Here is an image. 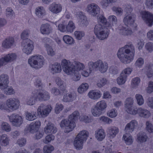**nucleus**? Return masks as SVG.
Masks as SVG:
<instances>
[{
    "mask_svg": "<svg viewBox=\"0 0 153 153\" xmlns=\"http://www.w3.org/2000/svg\"><path fill=\"white\" fill-rule=\"evenodd\" d=\"M95 65L94 62H90L88 63V66L85 69L84 65L80 62H77L74 67V70L72 75V79L74 81H77L81 78L79 73L81 72V75L84 77H88L94 68Z\"/></svg>",
    "mask_w": 153,
    "mask_h": 153,
    "instance_id": "1",
    "label": "nucleus"
},
{
    "mask_svg": "<svg viewBox=\"0 0 153 153\" xmlns=\"http://www.w3.org/2000/svg\"><path fill=\"white\" fill-rule=\"evenodd\" d=\"M98 24L95 25L94 28V33L97 37L99 39L104 40L107 38L108 35V32L105 27L109 26L106 22V19L102 15L97 18Z\"/></svg>",
    "mask_w": 153,
    "mask_h": 153,
    "instance_id": "2",
    "label": "nucleus"
},
{
    "mask_svg": "<svg viewBox=\"0 0 153 153\" xmlns=\"http://www.w3.org/2000/svg\"><path fill=\"white\" fill-rule=\"evenodd\" d=\"M79 115L78 111H75L69 116L68 119L61 121L60 126L65 132L68 133L74 129L76 126L75 121L77 120Z\"/></svg>",
    "mask_w": 153,
    "mask_h": 153,
    "instance_id": "3",
    "label": "nucleus"
},
{
    "mask_svg": "<svg viewBox=\"0 0 153 153\" xmlns=\"http://www.w3.org/2000/svg\"><path fill=\"white\" fill-rule=\"evenodd\" d=\"M133 48V46L130 45H126L118 50L117 53V56L122 62L126 64L130 63L133 60L134 54L130 50Z\"/></svg>",
    "mask_w": 153,
    "mask_h": 153,
    "instance_id": "4",
    "label": "nucleus"
},
{
    "mask_svg": "<svg viewBox=\"0 0 153 153\" xmlns=\"http://www.w3.org/2000/svg\"><path fill=\"white\" fill-rule=\"evenodd\" d=\"M28 62L31 67L36 69H38L43 65L44 59L43 56L41 55H34L29 58Z\"/></svg>",
    "mask_w": 153,
    "mask_h": 153,
    "instance_id": "5",
    "label": "nucleus"
},
{
    "mask_svg": "<svg viewBox=\"0 0 153 153\" xmlns=\"http://www.w3.org/2000/svg\"><path fill=\"white\" fill-rule=\"evenodd\" d=\"M19 100L16 98H11L7 100L6 104L0 103V109L6 110H15L19 108Z\"/></svg>",
    "mask_w": 153,
    "mask_h": 153,
    "instance_id": "6",
    "label": "nucleus"
},
{
    "mask_svg": "<svg viewBox=\"0 0 153 153\" xmlns=\"http://www.w3.org/2000/svg\"><path fill=\"white\" fill-rule=\"evenodd\" d=\"M8 78L7 75L2 74L0 76V88L4 90V93L7 95H11L15 93L14 89L11 86H8Z\"/></svg>",
    "mask_w": 153,
    "mask_h": 153,
    "instance_id": "7",
    "label": "nucleus"
},
{
    "mask_svg": "<svg viewBox=\"0 0 153 153\" xmlns=\"http://www.w3.org/2000/svg\"><path fill=\"white\" fill-rule=\"evenodd\" d=\"M134 100L132 98H127L125 102L124 107L125 111L128 113L133 115H138V108L133 106Z\"/></svg>",
    "mask_w": 153,
    "mask_h": 153,
    "instance_id": "8",
    "label": "nucleus"
},
{
    "mask_svg": "<svg viewBox=\"0 0 153 153\" xmlns=\"http://www.w3.org/2000/svg\"><path fill=\"white\" fill-rule=\"evenodd\" d=\"M22 46V52L28 55L31 54L34 48L33 42L29 39L24 41Z\"/></svg>",
    "mask_w": 153,
    "mask_h": 153,
    "instance_id": "9",
    "label": "nucleus"
},
{
    "mask_svg": "<svg viewBox=\"0 0 153 153\" xmlns=\"http://www.w3.org/2000/svg\"><path fill=\"white\" fill-rule=\"evenodd\" d=\"M70 61L65 59H63L61 61V66L63 68L64 71L67 74L72 75L74 70V67L69 66L68 65L70 64Z\"/></svg>",
    "mask_w": 153,
    "mask_h": 153,
    "instance_id": "10",
    "label": "nucleus"
},
{
    "mask_svg": "<svg viewBox=\"0 0 153 153\" xmlns=\"http://www.w3.org/2000/svg\"><path fill=\"white\" fill-rule=\"evenodd\" d=\"M52 109L50 105H42L39 106L37 110L38 115L47 116L51 112Z\"/></svg>",
    "mask_w": 153,
    "mask_h": 153,
    "instance_id": "11",
    "label": "nucleus"
},
{
    "mask_svg": "<svg viewBox=\"0 0 153 153\" xmlns=\"http://www.w3.org/2000/svg\"><path fill=\"white\" fill-rule=\"evenodd\" d=\"M142 17L145 23L149 26L153 24V14L149 12L144 11L141 13Z\"/></svg>",
    "mask_w": 153,
    "mask_h": 153,
    "instance_id": "12",
    "label": "nucleus"
},
{
    "mask_svg": "<svg viewBox=\"0 0 153 153\" xmlns=\"http://www.w3.org/2000/svg\"><path fill=\"white\" fill-rule=\"evenodd\" d=\"M10 122L16 126H19L22 123V119L21 116L16 114H12L9 117Z\"/></svg>",
    "mask_w": 153,
    "mask_h": 153,
    "instance_id": "13",
    "label": "nucleus"
},
{
    "mask_svg": "<svg viewBox=\"0 0 153 153\" xmlns=\"http://www.w3.org/2000/svg\"><path fill=\"white\" fill-rule=\"evenodd\" d=\"M86 11L88 13L94 16H96L100 13L99 7L95 4H91L88 5L86 9Z\"/></svg>",
    "mask_w": 153,
    "mask_h": 153,
    "instance_id": "14",
    "label": "nucleus"
},
{
    "mask_svg": "<svg viewBox=\"0 0 153 153\" xmlns=\"http://www.w3.org/2000/svg\"><path fill=\"white\" fill-rule=\"evenodd\" d=\"M48 10L50 11L53 13L58 14L62 11V6L59 4L53 3L49 6Z\"/></svg>",
    "mask_w": 153,
    "mask_h": 153,
    "instance_id": "15",
    "label": "nucleus"
},
{
    "mask_svg": "<svg viewBox=\"0 0 153 153\" xmlns=\"http://www.w3.org/2000/svg\"><path fill=\"white\" fill-rule=\"evenodd\" d=\"M102 94L100 91L97 90H91L88 94V97L93 100H97L100 98Z\"/></svg>",
    "mask_w": 153,
    "mask_h": 153,
    "instance_id": "16",
    "label": "nucleus"
},
{
    "mask_svg": "<svg viewBox=\"0 0 153 153\" xmlns=\"http://www.w3.org/2000/svg\"><path fill=\"white\" fill-rule=\"evenodd\" d=\"M94 63L95 65L94 68L98 67L99 71L102 73L105 72L108 69V64L105 62L103 63L101 60L97 61Z\"/></svg>",
    "mask_w": 153,
    "mask_h": 153,
    "instance_id": "17",
    "label": "nucleus"
},
{
    "mask_svg": "<svg viewBox=\"0 0 153 153\" xmlns=\"http://www.w3.org/2000/svg\"><path fill=\"white\" fill-rule=\"evenodd\" d=\"M105 131L103 128H99L95 131V138L98 141H102L105 139Z\"/></svg>",
    "mask_w": 153,
    "mask_h": 153,
    "instance_id": "18",
    "label": "nucleus"
},
{
    "mask_svg": "<svg viewBox=\"0 0 153 153\" xmlns=\"http://www.w3.org/2000/svg\"><path fill=\"white\" fill-rule=\"evenodd\" d=\"M135 15L132 14H130L126 16L124 19L123 21L126 25L132 26L134 25Z\"/></svg>",
    "mask_w": 153,
    "mask_h": 153,
    "instance_id": "19",
    "label": "nucleus"
},
{
    "mask_svg": "<svg viewBox=\"0 0 153 153\" xmlns=\"http://www.w3.org/2000/svg\"><path fill=\"white\" fill-rule=\"evenodd\" d=\"M45 132L46 133L55 134L57 131V129L51 123L47 124L44 129Z\"/></svg>",
    "mask_w": 153,
    "mask_h": 153,
    "instance_id": "20",
    "label": "nucleus"
},
{
    "mask_svg": "<svg viewBox=\"0 0 153 153\" xmlns=\"http://www.w3.org/2000/svg\"><path fill=\"white\" fill-rule=\"evenodd\" d=\"M50 96L48 93L43 90H40L37 94V98L38 100L42 101L49 99Z\"/></svg>",
    "mask_w": 153,
    "mask_h": 153,
    "instance_id": "21",
    "label": "nucleus"
},
{
    "mask_svg": "<svg viewBox=\"0 0 153 153\" xmlns=\"http://www.w3.org/2000/svg\"><path fill=\"white\" fill-rule=\"evenodd\" d=\"M47 43L45 45L48 54L50 56H52L55 54V52L53 49L49 45H51L52 41L48 38H46V39Z\"/></svg>",
    "mask_w": 153,
    "mask_h": 153,
    "instance_id": "22",
    "label": "nucleus"
},
{
    "mask_svg": "<svg viewBox=\"0 0 153 153\" xmlns=\"http://www.w3.org/2000/svg\"><path fill=\"white\" fill-rule=\"evenodd\" d=\"M84 142L75 137L72 143L75 148L77 150H80L82 149Z\"/></svg>",
    "mask_w": 153,
    "mask_h": 153,
    "instance_id": "23",
    "label": "nucleus"
},
{
    "mask_svg": "<svg viewBox=\"0 0 153 153\" xmlns=\"http://www.w3.org/2000/svg\"><path fill=\"white\" fill-rule=\"evenodd\" d=\"M77 17L79 24L83 25L87 23L86 18L82 12H80L77 13Z\"/></svg>",
    "mask_w": 153,
    "mask_h": 153,
    "instance_id": "24",
    "label": "nucleus"
},
{
    "mask_svg": "<svg viewBox=\"0 0 153 153\" xmlns=\"http://www.w3.org/2000/svg\"><path fill=\"white\" fill-rule=\"evenodd\" d=\"M137 125V123L136 121L132 120L126 125L125 128V131L126 132H132Z\"/></svg>",
    "mask_w": 153,
    "mask_h": 153,
    "instance_id": "25",
    "label": "nucleus"
},
{
    "mask_svg": "<svg viewBox=\"0 0 153 153\" xmlns=\"http://www.w3.org/2000/svg\"><path fill=\"white\" fill-rule=\"evenodd\" d=\"M89 133L87 131L82 130L79 132L76 137L85 142L87 139Z\"/></svg>",
    "mask_w": 153,
    "mask_h": 153,
    "instance_id": "26",
    "label": "nucleus"
},
{
    "mask_svg": "<svg viewBox=\"0 0 153 153\" xmlns=\"http://www.w3.org/2000/svg\"><path fill=\"white\" fill-rule=\"evenodd\" d=\"M123 140L127 145H131L133 142L134 139L131 135L129 133L124 134L123 137Z\"/></svg>",
    "mask_w": 153,
    "mask_h": 153,
    "instance_id": "27",
    "label": "nucleus"
},
{
    "mask_svg": "<svg viewBox=\"0 0 153 153\" xmlns=\"http://www.w3.org/2000/svg\"><path fill=\"white\" fill-rule=\"evenodd\" d=\"M41 123L39 121H37L35 123H31L28 127V130L31 133L37 130L40 127Z\"/></svg>",
    "mask_w": 153,
    "mask_h": 153,
    "instance_id": "28",
    "label": "nucleus"
},
{
    "mask_svg": "<svg viewBox=\"0 0 153 153\" xmlns=\"http://www.w3.org/2000/svg\"><path fill=\"white\" fill-rule=\"evenodd\" d=\"M35 14L36 16L40 18H43L45 15L46 12L45 10L42 7H38L35 9Z\"/></svg>",
    "mask_w": 153,
    "mask_h": 153,
    "instance_id": "29",
    "label": "nucleus"
},
{
    "mask_svg": "<svg viewBox=\"0 0 153 153\" xmlns=\"http://www.w3.org/2000/svg\"><path fill=\"white\" fill-rule=\"evenodd\" d=\"M40 30L42 33L48 34L51 32L52 29L49 25L45 24L41 25Z\"/></svg>",
    "mask_w": 153,
    "mask_h": 153,
    "instance_id": "30",
    "label": "nucleus"
},
{
    "mask_svg": "<svg viewBox=\"0 0 153 153\" xmlns=\"http://www.w3.org/2000/svg\"><path fill=\"white\" fill-rule=\"evenodd\" d=\"M14 42V39L11 37L7 38L2 43V46L5 48H8L11 46Z\"/></svg>",
    "mask_w": 153,
    "mask_h": 153,
    "instance_id": "31",
    "label": "nucleus"
},
{
    "mask_svg": "<svg viewBox=\"0 0 153 153\" xmlns=\"http://www.w3.org/2000/svg\"><path fill=\"white\" fill-rule=\"evenodd\" d=\"M95 106L102 112L106 109L107 107V105L105 101L101 100L97 102Z\"/></svg>",
    "mask_w": 153,
    "mask_h": 153,
    "instance_id": "32",
    "label": "nucleus"
},
{
    "mask_svg": "<svg viewBox=\"0 0 153 153\" xmlns=\"http://www.w3.org/2000/svg\"><path fill=\"white\" fill-rule=\"evenodd\" d=\"M138 115L141 117L146 118L149 117L150 116V113L147 110L139 108H138Z\"/></svg>",
    "mask_w": 153,
    "mask_h": 153,
    "instance_id": "33",
    "label": "nucleus"
},
{
    "mask_svg": "<svg viewBox=\"0 0 153 153\" xmlns=\"http://www.w3.org/2000/svg\"><path fill=\"white\" fill-rule=\"evenodd\" d=\"M88 83L84 82L82 83L77 88V91L79 94H82L85 92L88 89Z\"/></svg>",
    "mask_w": 153,
    "mask_h": 153,
    "instance_id": "34",
    "label": "nucleus"
},
{
    "mask_svg": "<svg viewBox=\"0 0 153 153\" xmlns=\"http://www.w3.org/2000/svg\"><path fill=\"white\" fill-rule=\"evenodd\" d=\"M51 72L53 74L60 72L61 71L60 65L58 63H56L50 66Z\"/></svg>",
    "mask_w": 153,
    "mask_h": 153,
    "instance_id": "35",
    "label": "nucleus"
},
{
    "mask_svg": "<svg viewBox=\"0 0 153 153\" xmlns=\"http://www.w3.org/2000/svg\"><path fill=\"white\" fill-rule=\"evenodd\" d=\"M91 112L93 116L94 117H98L102 113L96 106L91 108Z\"/></svg>",
    "mask_w": 153,
    "mask_h": 153,
    "instance_id": "36",
    "label": "nucleus"
},
{
    "mask_svg": "<svg viewBox=\"0 0 153 153\" xmlns=\"http://www.w3.org/2000/svg\"><path fill=\"white\" fill-rule=\"evenodd\" d=\"M63 39L64 42L68 45H71L74 43V39L68 35L64 36L63 37Z\"/></svg>",
    "mask_w": 153,
    "mask_h": 153,
    "instance_id": "37",
    "label": "nucleus"
},
{
    "mask_svg": "<svg viewBox=\"0 0 153 153\" xmlns=\"http://www.w3.org/2000/svg\"><path fill=\"white\" fill-rule=\"evenodd\" d=\"M59 23L58 26V30L60 32L63 33H66V26L65 25V22H62V20L60 19L56 22V25Z\"/></svg>",
    "mask_w": 153,
    "mask_h": 153,
    "instance_id": "38",
    "label": "nucleus"
},
{
    "mask_svg": "<svg viewBox=\"0 0 153 153\" xmlns=\"http://www.w3.org/2000/svg\"><path fill=\"white\" fill-rule=\"evenodd\" d=\"M147 138V135L144 133H141L137 134V140L139 142L143 143L146 141Z\"/></svg>",
    "mask_w": 153,
    "mask_h": 153,
    "instance_id": "39",
    "label": "nucleus"
},
{
    "mask_svg": "<svg viewBox=\"0 0 153 153\" xmlns=\"http://www.w3.org/2000/svg\"><path fill=\"white\" fill-rule=\"evenodd\" d=\"M75 28L74 24L72 21H70L66 26V33L72 32Z\"/></svg>",
    "mask_w": 153,
    "mask_h": 153,
    "instance_id": "40",
    "label": "nucleus"
},
{
    "mask_svg": "<svg viewBox=\"0 0 153 153\" xmlns=\"http://www.w3.org/2000/svg\"><path fill=\"white\" fill-rule=\"evenodd\" d=\"M25 115L26 119L29 121H32L35 120L38 115L37 113H34L33 112H26Z\"/></svg>",
    "mask_w": 153,
    "mask_h": 153,
    "instance_id": "41",
    "label": "nucleus"
},
{
    "mask_svg": "<svg viewBox=\"0 0 153 153\" xmlns=\"http://www.w3.org/2000/svg\"><path fill=\"white\" fill-rule=\"evenodd\" d=\"M9 140L6 134H3L0 138V143L2 145L6 146L9 143Z\"/></svg>",
    "mask_w": 153,
    "mask_h": 153,
    "instance_id": "42",
    "label": "nucleus"
},
{
    "mask_svg": "<svg viewBox=\"0 0 153 153\" xmlns=\"http://www.w3.org/2000/svg\"><path fill=\"white\" fill-rule=\"evenodd\" d=\"M127 78L126 76L120 74L119 76L117 79V84L120 85L124 84L127 80Z\"/></svg>",
    "mask_w": 153,
    "mask_h": 153,
    "instance_id": "43",
    "label": "nucleus"
},
{
    "mask_svg": "<svg viewBox=\"0 0 153 153\" xmlns=\"http://www.w3.org/2000/svg\"><path fill=\"white\" fill-rule=\"evenodd\" d=\"M9 54H7L4 56V58H2L0 59V67L5 65L8 62H11Z\"/></svg>",
    "mask_w": 153,
    "mask_h": 153,
    "instance_id": "44",
    "label": "nucleus"
},
{
    "mask_svg": "<svg viewBox=\"0 0 153 153\" xmlns=\"http://www.w3.org/2000/svg\"><path fill=\"white\" fill-rule=\"evenodd\" d=\"M117 111L114 109L113 108L109 110L107 113V115L111 118L115 117L117 115Z\"/></svg>",
    "mask_w": 153,
    "mask_h": 153,
    "instance_id": "45",
    "label": "nucleus"
},
{
    "mask_svg": "<svg viewBox=\"0 0 153 153\" xmlns=\"http://www.w3.org/2000/svg\"><path fill=\"white\" fill-rule=\"evenodd\" d=\"M6 15L7 17L9 19H13L15 16V13L10 8H7L6 9Z\"/></svg>",
    "mask_w": 153,
    "mask_h": 153,
    "instance_id": "46",
    "label": "nucleus"
},
{
    "mask_svg": "<svg viewBox=\"0 0 153 153\" xmlns=\"http://www.w3.org/2000/svg\"><path fill=\"white\" fill-rule=\"evenodd\" d=\"M140 82V79L138 77L133 78L131 82V85L133 88H136L139 85Z\"/></svg>",
    "mask_w": 153,
    "mask_h": 153,
    "instance_id": "47",
    "label": "nucleus"
},
{
    "mask_svg": "<svg viewBox=\"0 0 153 153\" xmlns=\"http://www.w3.org/2000/svg\"><path fill=\"white\" fill-rule=\"evenodd\" d=\"M79 119L80 121L86 123H91L92 121V120L91 118L86 116L81 115L79 117Z\"/></svg>",
    "mask_w": 153,
    "mask_h": 153,
    "instance_id": "48",
    "label": "nucleus"
},
{
    "mask_svg": "<svg viewBox=\"0 0 153 153\" xmlns=\"http://www.w3.org/2000/svg\"><path fill=\"white\" fill-rule=\"evenodd\" d=\"M120 30L121 33H122L123 34L126 35H131L132 33L131 30L128 28L127 26L125 28L122 27Z\"/></svg>",
    "mask_w": 153,
    "mask_h": 153,
    "instance_id": "49",
    "label": "nucleus"
},
{
    "mask_svg": "<svg viewBox=\"0 0 153 153\" xmlns=\"http://www.w3.org/2000/svg\"><path fill=\"white\" fill-rule=\"evenodd\" d=\"M1 129L7 132H10L11 130L10 125L7 123H3L1 126Z\"/></svg>",
    "mask_w": 153,
    "mask_h": 153,
    "instance_id": "50",
    "label": "nucleus"
},
{
    "mask_svg": "<svg viewBox=\"0 0 153 153\" xmlns=\"http://www.w3.org/2000/svg\"><path fill=\"white\" fill-rule=\"evenodd\" d=\"M137 104L139 105H141L144 103V100L143 96L140 94H138L135 95Z\"/></svg>",
    "mask_w": 153,
    "mask_h": 153,
    "instance_id": "51",
    "label": "nucleus"
},
{
    "mask_svg": "<svg viewBox=\"0 0 153 153\" xmlns=\"http://www.w3.org/2000/svg\"><path fill=\"white\" fill-rule=\"evenodd\" d=\"M118 132V129L115 127L111 128L109 130V134L111 137H115Z\"/></svg>",
    "mask_w": 153,
    "mask_h": 153,
    "instance_id": "52",
    "label": "nucleus"
},
{
    "mask_svg": "<svg viewBox=\"0 0 153 153\" xmlns=\"http://www.w3.org/2000/svg\"><path fill=\"white\" fill-rule=\"evenodd\" d=\"M99 121L100 122H103L105 123H110L112 122V120L105 117L102 116L99 118Z\"/></svg>",
    "mask_w": 153,
    "mask_h": 153,
    "instance_id": "53",
    "label": "nucleus"
},
{
    "mask_svg": "<svg viewBox=\"0 0 153 153\" xmlns=\"http://www.w3.org/2000/svg\"><path fill=\"white\" fill-rule=\"evenodd\" d=\"M133 71V69L131 68L128 67L124 69L121 74L123 75L126 76V77L130 75Z\"/></svg>",
    "mask_w": 153,
    "mask_h": 153,
    "instance_id": "54",
    "label": "nucleus"
},
{
    "mask_svg": "<svg viewBox=\"0 0 153 153\" xmlns=\"http://www.w3.org/2000/svg\"><path fill=\"white\" fill-rule=\"evenodd\" d=\"M54 149L53 146L51 145H47L45 146L43 148L44 153H51Z\"/></svg>",
    "mask_w": 153,
    "mask_h": 153,
    "instance_id": "55",
    "label": "nucleus"
},
{
    "mask_svg": "<svg viewBox=\"0 0 153 153\" xmlns=\"http://www.w3.org/2000/svg\"><path fill=\"white\" fill-rule=\"evenodd\" d=\"M66 91H64V94L63 97V101L67 102H69L72 100V96L71 93H68L65 94Z\"/></svg>",
    "mask_w": 153,
    "mask_h": 153,
    "instance_id": "56",
    "label": "nucleus"
},
{
    "mask_svg": "<svg viewBox=\"0 0 153 153\" xmlns=\"http://www.w3.org/2000/svg\"><path fill=\"white\" fill-rule=\"evenodd\" d=\"M37 98V95H33V96L30 97L29 99L27 102V103L28 105H32L35 104L36 101L38 100Z\"/></svg>",
    "mask_w": 153,
    "mask_h": 153,
    "instance_id": "57",
    "label": "nucleus"
},
{
    "mask_svg": "<svg viewBox=\"0 0 153 153\" xmlns=\"http://www.w3.org/2000/svg\"><path fill=\"white\" fill-rule=\"evenodd\" d=\"M146 129L149 133L153 132V125L149 122L147 121L146 123Z\"/></svg>",
    "mask_w": 153,
    "mask_h": 153,
    "instance_id": "58",
    "label": "nucleus"
},
{
    "mask_svg": "<svg viewBox=\"0 0 153 153\" xmlns=\"http://www.w3.org/2000/svg\"><path fill=\"white\" fill-rule=\"evenodd\" d=\"M74 35L76 39L79 40L84 36V33L82 31H76L74 33Z\"/></svg>",
    "mask_w": 153,
    "mask_h": 153,
    "instance_id": "59",
    "label": "nucleus"
},
{
    "mask_svg": "<svg viewBox=\"0 0 153 153\" xmlns=\"http://www.w3.org/2000/svg\"><path fill=\"white\" fill-rule=\"evenodd\" d=\"M108 20L111 23V25L113 26L116 25L117 22V19L116 16H110L108 18Z\"/></svg>",
    "mask_w": 153,
    "mask_h": 153,
    "instance_id": "60",
    "label": "nucleus"
},
{
    "mask_svg": "<svg viewBox=\"0 0 153 153\" xmlns=\"http://www.w3.org/2000/svg\"><path fill=\"white\" fill-rule=\"evenodd\" d=\"M107 80L106 79L103 78L99 80L97 83V85L100 88H101L105 85L107 83Z\"/></svg>",
    "mask_w": 153,
    "mask_h": 153,
    "instance_id": "61",
    "label": "nucleus"
},
{
    "mask_svg": "<svg viewBox=\"0 0 153 153\" xmlns=\"http://www.w3.org/2000/svg\"><path fill=\"white\" fill-rule=\"evenodd\" d=\"M144 63L143 59L142 58H139L136 60L135 64L136 66L140 68L142 66Z\"/></svg>",
    "mask_w": 153,
    "mask_h": 153,
    "instance_id": "62",
    "label": "nucleus"
},
{
    "mask_svg": "<svg viewBox=\"0 0 153 153\" xmlns=\"http://www.w3.org/2000/svg\"><path fill=\"white\" fill-rule=\"evenodd\" d=\"M54 138L55 137L54 135L52 134L48 135L46 136L45 139L43 142L45 143H48L54 140Z\"/></svg>",
    "mask_w": 153,
    "mask_h": 153,
    "instance_id": "63",
    "label": "nucleus"
},
{
    "mask_svg": "<svg viewBox=\"0 0 153 153\" xmlns=\"http://www.w3.org/2000/svg\"><path fill=\"white\" fill-rule=\"evenodd\" d=\"M63 108V105L60 104H57L54 108L55 112L56 114H59Z\"/></svg>",
    "mask_w": 153,
    "mask_h": 153,
    "instance_id": "64",
    "label": "nucleus"
}]
</instances>
